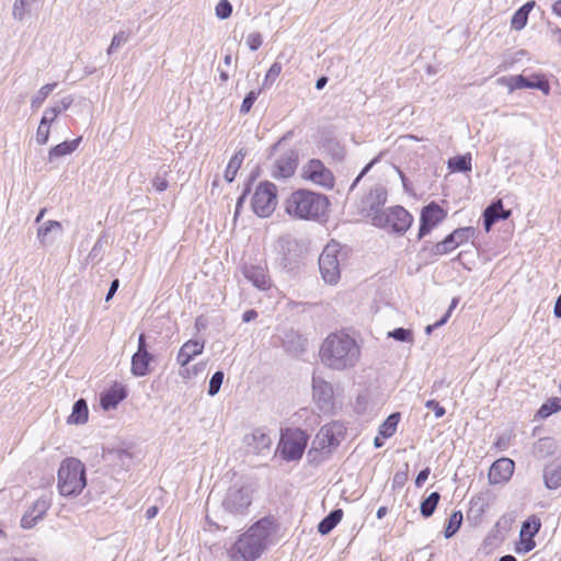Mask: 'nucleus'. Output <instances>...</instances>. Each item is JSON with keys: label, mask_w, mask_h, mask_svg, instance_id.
<instances>
[{"label": "nucleus", "mask_w": 561, "mask_h": 561, "mask_svg": "<svg viewBox=\"0 0 561 561\" xmlns=\"http://www.w3.org/2000/svg\"><path fill=\"white\" fill-rule=\"evenodd\" d=\"M245 451L252 455H267L272 447V438L263 428H255L243 437Z\"/></svg>", "instance_id": "ddd939ff"}, {"label": "nucleus", "mask_w": 561, "mask_h": 561, "mask_svg": "<svg viewBox=\"0 0 561 561\" xmlns=\"http://www.w3.org/2000/svg\"><path fill=\"white\" fill-rule=\"evenodd\" d=\"M387 201V190L381 185H375L364 199V209L368 214H374L376 210H382L381 206Z\"/></svg>", "instance_id": "4be33fe9"}, {"label": "nucleus", "mask_w": 561, "mask_h": 561, "mask_svg": "<svg viewBox=\"0 0 561 561\" xmlns=\"http://www.w3.org/2000/svg\"><path fill=\"white\" fill-rule=\"evenodd\" d=\"M535 7V1L526 2L522 8H519L513 15L511 20V27L515 31L523 30L528 21V14Z\"/></svg>", "instance_id": "cd10ccee"}, {"label": "nucleus", "mask_w": 561, "mask_h": 561, "mask_svg": "<svg viewBox=\"0 0 561 561\" xmlns=\"http://www.w3.org/2000/svg\"><path fill=\"white\" fill-rule=\"evenodd\" d=\"M425 407L428 408V409H432L434 411L435 416L437 419L444 416L445 413H446L445 408L439 405V403L437 401H435V400L426 401Z\"/></svg>", "instance_id": "864d4df0"}, {"label": "nucleus", "mask_w": 561, "mask_h": 561, "mask_svg": "<svg viewBox=\"0 0 561 561\" xmlns=\"http://www.w3.org/2000/svg\"><path fill=\"white\" fill-rule=\"evenodd\" d=\"M153 359L151 353H134L131 358V373L135 376H145L150 371V364Z\"/></svg>", "instance_id": "a878e982"}, {"label": "nucleus", "mask_w": 561, "mask_h": 561, "mask_svg": "<svg viewBox=\"0 0 561 561\" xmlns=\"http://www.w3.org/2000/svg\"><path fill=\"white\" fill-rule=\"evenodd\" d=\"M191 359L192 355H190L188 353H178V363L181 364L182 366L188 364Z\"/></svg>", "instance_id": "69168bd1"}, {"label": "nucleus", "mask_w": 561, "mask_h": 561, "mask_svg": "<svg viewBox=\"0 0 561 561\" xmlns=\"http://www.w3.org/2000/svg\"><path fill=\"white\" fill-rule=\"evenodd\" d=\"M257 317V312L254 311V310H248L243 313V321L244 322H250L251 320L255 319Z\"/></svg>", "instance_id": "338daca9"}, {"label": "nucleus", "mask_w": 561, "mask_h": 561, "mask_svg": "<svg viewBox=\"0 0 561 561\" xmlns=\"http://www.w3.org/2000/svg\"><path fill=\"white\" fill-rule=\"evenodd\" d=\"M307 443L308 435L304 431L299 428H287L282 433L278 450L285 460H298L302 457Z\"/></svg>", "instance_id": "6e6552de"}, {"label": "nucleus", "mask_w": 561, "mask_h": 561, "mask_svg": "<svg viewBox=\"0 0 561 561\" xmlns=\"http://www.w3.org/2000/svg\"><path fill=\"white\" fill-rule=\"evenodd\" d=\"M81 137L73 139L71 141H62L57 146L53 147L48 152V161L53 162L54 160L71 154L81 142Z\"/></svg>", "instance_id": "bb28decb"}, {"label": "nucleus", "mask_w": 561, "mask_h": 561, "mask_svg": "<svg viewBox=\"0 0 561 561\" xmlns=\"http://www.w3.org/2000/svg\"><path fill=\"white\" fill-rule=\"evenodd\" d=\"M546 450L547 455L551 454L554 449V443L551 438H541L538 442V450Z\"/></svg>", "instance_id": "6e6d98bb"}, {"label": "nucleus", "mask_w": 561, "mask_h": 561, "mask_svg": "<svg viewBox=\"0 0 561 561\" xmlns=\"http://www.w3.org/2000/svg\"><path fill=\"white\" fill-rule=\"evenodd\" d=\"M515 469V463L510 458H500L492 463L489 470V482L491 484H500L507 482Z\"/></svg>", "instance_id": "dca6fc26"}, {"label": "nucleus", "mask_w": 561, "mask_h": 561, "mask_svg": "<svg viewBox=\"0 0 561 561\" xmlns=\"http://www.w3.org/2000/svg\"><path fill=\"white\" fill-rule=\"evenodd\" d=\"M399 420V413H392L391 415H389L387 420L381 424L379 428V434L385 438L391 437L397 430Z\"/></svg>", "instance_id": "e433bc0d"}, {"label": "nucleus", "mask_w": 561, "mask_h": 561, "mask_svg": "<svg viewBox=\"0 0 561 561\" xmlns=\"http://www.w3.org/2000/svg\"><path fill=\"white\" fill-rule=\"evenodd\" d=\"M543 481L549 490L561 486V462L553 461L545 467Z\"/></svg>", "instance_id": "393cba45"}, {"label": "nucleus", "mask_w": 561, "mask_h": 561, "mask_svg": "<svg viewBox=\"0 0 561 561\" xmlns=\"http://www.w3.org/2000/svg\"><path fill=\"white\" fill-rule=\"evenodd\" d=\"M450 236L459 247L468 242L474 236V229L472 227L458 228L454 230Z\"/></svg>", "instance_id": "a19ab883"}, {"label": "nucleus", "mask_w": 561, "mask_h": 561, "mask_svg": "<svg viewBox=\"0 0 561 561\" xmlns=\"http://www.w3.org/2000/svg\"><path fill=\"white\" fill-rule=\"evenodd\" d=\"M50 135V126L45 123V121H41L36 130V142L38 145L47 144Z\"/></svg>", "instance_id": "c03bdc74"}, {"label": "nucleus", "mask_w": 561, "mask_h": 561, "mask_svg": "<svg viewBox=\"0 0 561 561\" xmlns=\"http://www.w3.org/2000/svg\"><path fill=\"white\" fill-rule=\"evenodd\" d=\"M458 248V244L454 241L450 234H448L443 241L433 244L430 248V253L433 256H442L450 253Z\"/></svg>", "instance_id": "473e14b6"}, {"label": "nucleus", "mask_w": 561, "mask_h": 561, "mask_svg": "<svg viewBox=\"0 0 561 561\" xmlns=\"http://www.w3.org/2000/svg\"><path fill=\"white\" fill-rule=\"evenodd\" d=\"M345 426L339 421L323 425L312 442V448L309 451L319 450L324 455H330L336 448L345 436Z\"/></svg>", "instance_id": "423d86ee"}, {"label": "nucleus", "mask_w": 561, "mask_h": 561, "mask_svg": "<svg viewBox=\"0 0 561 561\" xmlns=\"http://www.w3.org/2000/svg\"><path fill=\"white\" fill-rule=\"evenodd\" d=\"M247 152L240 149L229 161L226 171L225 179L227 182H232L245 158Z\"/></svg>", "instance_id": "7c9ffc66"}, {"label": "nucleus", "mask_w": 561, "mask_h": 561, "mask_svg": "<svg viewBox=\"0 0 561 561\" xmlns=\"http://www.w3.org/2000/svg\"><path fill=\"white\" fill-rule=\"evenodd\" d=\"M216 15L217 18L221 19V20H225V19H228L231 13H232V5L230 4V2L228 0H221L217 5H216Z\"/></svg>", "instance_id": "09e8293b"}, {"label": "nucleus", "mask_w": 561, "mask_h": 561, "mask_svg": "<svg viewBox=\"0 0 561 561\" xmlns=\"http://www.w3.org/2000/svg\"><path fill=\"white\" fill-rule=\"evenodd\" d=\"M73 96L72 95H66L64 96L62 99H60L58 101V103H56L54 106H51L53 108H55L56 111H58V115L61 114L62 112L67 111L71 104L73 103Z\"/></svg>", "instance_id": "3c124183"}, {"label": "nucleus", "mask_w": 561, "mask_h": 561, "mask_svg": "<svg viewBox=\"0 0 561 561\" xmlns=\"http://www.w3.org/2000/svg\"><path fill=\"white\" fill-rule=\"evenodd\" d=\"M550 33L552 41H554L561 48V28L553 27L551 28Z\"/></svg>", "instance_id": "0e129e2a"}, {"label": "nucleus", "mask_w": 561, "mask_h": 561, "mask_svg": "<svg viewBox=\"0 0 561 561\" xmlns=\"http://www.w3.org/2000/svg\"><path fill=\"white\" fill-rule=\"evenodd\" d=\"M118 286H119V280L118 279H114L112 283H111V286H110V289H108V293L106 295V298L105 300L108 301L112 299V297L114 296V294L116 293V290L118 289Z\"/></svg>", "instance_id": "680f3d73"}, {"label": "nucleus", "mask_w": 561, "mask_h": 561, "mask_svg": "<svg viewBox=\"0 0 561 561\" xmlns=\"http://www.w3.org/2000/svg\"><path fill=\"white\" fill-rule=\"evenodd\" d=\"M262 43V35L257 32L250 33L247 36V44L252 51L257 50L261 47Z\"/></svg>", "instance_id": "8fccbe9b"}, {"label": "nucleus", "mask_w": 561, "mask_h": 561, "mask_svg": "<svg viewBox=\"0 0 561 561\" xmlns=\"http://www.w3.org/2000/svg\"><path fill=\"white\" fill-rule=\"evenodd\" d=\"M339 244L329 243L319 256V268L322 278L328 284H336L340 279V263L337 259Z\"/></svg>", "instance_id": "1a4fd4ad"}, {"label": "nucleus", "mask_w": 561, "mask_h": 561, "mask_svg": "<svg viewBox=\"0 0 561 561\" xmlns=\"http://www.w3.org/2000/svg\"><path fill=\"white\" fill-rule=\"evenodd\" d=\"M428 476H430L428 468H425L422 471H420V473L417 474V477L415 479V485L419 488L422 486L423 483L427 480Z\"/></svg>", "instance_id": "bf43d9fd"}, {"label": "nucleus", "mask_w": 561, "mask_h": 561, "mask_svg": "<svg viewBox=\"0 0 561 561\" xmlns=\"http://www.w3.org/2000/svg\"><path fill=\"white\" fill-rule=\"evenodd\" d=\"M302 179L324 188L334 186V176L321 160L311 159L301 169Z\"/></svg>", "instance_id": "9d476101"}, {"label": "nucleus", "mask_w": 561, "mask_h": 561, "mask_svg": "<svg viewBox=\"0 0 561 561\" xmlns=\"http://www.w3.org/2000/svg\"><path fill=\"white\" fill-rule=\"evenodd\" d=\"M511 210L503 209V203L501 199L492 203L484 210L483 225L486 231H490L491 227L500 219H507L511 216Z\"/></svg>", "instance_id": "5701e85b"}, {"label": "nucleus", "mask_w": 561, "mask_h": 561, "mask_svg": "<svg viewBox=\"0 0 561 561\" xmlns=\"http://www.w3.org/2000/svg\"><path fill=\"white\" fill-rule=\"evenodd\" d=\"M127 396L124 385L115 382L111 388L101 393L100 403L105 411L114 410Z\"/></svg>", "instance_id": "6ab92c4d"}, {"label": "nucleus", "mask_w": 561, "mask_h": 561, "mask_svg": "<svg viewBox=\"0 0 561 561\" xmlns=\"http://www.w3.org/2000/svg\"><path fill=\"white\" fill-rule=\"evenodd\" d=\"M540 527V519L535 515L529 516L522 525L519 534L520 539L533 538L539 531Z\"/></svg>", "instance_id": "2f4dec72"}, {"label": "nucleus", "mask_w": 561, "mask_h": 561, "mask_svg": "<svg viewBox=\"0 0 561 561\" xmlns=\"http://www.w3.org/2000/svg\"><path fill=\"white\" fill-rule=\"evenodd\" d=\"M380 157H381V153L378 154L376 158H374L368 164H366V167L362 170V172L357 175V178L353 182L351 190H353L358 184V182L362 180V178L367 172H369V170L379 161Z\"/></svg>", "instance_id": "603ef678"}, {"label": "nucleus", "mask_w": 561, "mask_h": 561, "mask_svg": "<svg viewBox=\"0 0 561 561\" xmlns=\"http://www.w3.org/2000/svg\"><path fill=\"white\" fill-rule=\"evenodd\" d=\"M57 83H47L43 85L31 99L32 108H38L48 95L54 91Z\"/></svg>", "instance_id": "4c0bfd02"}, {"label": "nucleus", "mask_w": 561, "mask_h": 561, "mask_svg": "<svg viewBox=\"0 0 561 561\" xmlns=\"http://www.w3.org/2000/svg\"><path fill=\"white\" fill-rule=\"evenodd\" d=\"M342 510L332 511L327 517H324L318 525V531L321 535L329 534L342 519Z\"/></svg>", "instance_id": "c756f323"}, {"label": "nucleus", "mask_w": 561, "mask_h": 561, "mask_svg": "<svg viewBox=\"0 0 561 561\" xmlns=\"http://www.w3.org/2000/svg\"><path fill=\"white\" fill-rule=\"evenodd\" d=\"M129 38V33L125 31H121L115 34L111 41L110 47L107 48V54H112L114 49L124 45Z\"/></svg>", "instance_id": "49530a36"}, {"label": "nucleus", "mask_w": 561, "mask_h": 561, "mask_svg": "<svg viewBox=\"0 0 561 561\" xmlns=\"http://www.w3.org/2000/svg\"><path fill=\"white\" fill-rule=\"evenodd\" d=\"M193 346L194 350L193 351H202L204 345L203 344H199L198 341H188L187 343H185L182 348L180 351H186V348Z\"/></svg>", "instance_id": "e2e57ef3"}, {"label": "nucleus", "mask_w": 561, "mask_h": 561, "mask_svg": "<svg viewBox=\"0 0 561 561\" xmlns=\"http://www.w3.org/2000/svg\"><path fill=\"white\" fill-rule=\"evenodd\" d=\"M329 206L327 196L308 190H297L285 201V211L291 218L317 220L324 216Z\"/></svg>", "instance_id": "f03ea898"}, {"label": "nucleus", "mask_w": 561, "mask_h": 561, "mask_svg": "<svg viewBox=\"0 0 561 561\" xmlns=\"http://www.w3.org/2000/svg\"><path fill=\"white\" fill-rule=\"evenodd\" d=\"M449 318V313H445V316L437 322H435L434 324H428L426 328H425V332L426 334H431L432 331L435 329V328H438L440 325H443L444 323L447 322Z\"/></svg>", "instance_id": "052dcab7"}, {"label": "nucleus", "mask_w": 561, "mask_h": 561, "mask_svg": "<svg viewBox=\"0 0 561 561\" xmlns=\"http://www.w3.org/2000/svg\"><path fill=\"white\" fill-rule=\"evenodd\" d=\"M152 185L158 192H163L168 187V181L163 178L157 176L153 179Z\"/></svg>", "instance_id": "13d9d810"}, {"label": "nucleus", "mask_w": 561, "mask_h": 561, "mask_svg": "<svg viewBox=\"0 0 561 561\" xmlns=\"http://www.w3.org/2000/svg\"><path fill=\"white\" fill-rule=\"evenodd\" d=\"M58 117V111H56L55 108L53 107H47L45 111H44V114L42 116V119L41 121H45V123L47 125H51V123H54L56 121V118Z\"/></svg>", "instance_id": "5fc2aeb1"}, {"label": "nucleus", "mask_w": 561, "mask_h": 561, "mask_svg": "<svg viewBox=\"0 0 561 561\" xmlns=\"http://www.w3.org/2000/svg\"><path fill=\"white\" fill-rule=\"evenodd\" d=\"M319 355L321 362L334 370L352 367L358 360V353H319Z\"/></svg>", "instance_id": "f3484780"}, {"label": "nucleus", "mask_w": 561, "mask_h": 561, "mask_svg": "<svg viewBox=\"0 0 561 561\" xmlns=\"http://www.w3.org/2000/svg\"><path fill=\"white\" fill-rule=\"evenodd\" d=\"M439 499V493L433 492L424 501H422L420 511L423 517L428 518L434 514Z\"/></svg>", "instance_id": "72a5a7b5"}, {"label": "nucleus", "mask_w": 561, "mask_h": 561, "mask_svg": "<svg viewBox=\"0 0 561 561\" xmlns=\"http://www.w3.org/2000/svg\"><path fill=\"white\" fill-rule=\"evenodd\" d=\"M312 398L321 413L331 414L335 410L333 387L328 381L313 377Z\"/></svg>", "instance_id": "9b49d317"}, {"label": "nucleus", "mask_w": 561, "mask_h": 561, "mask_svg": "<svg viewBox=\"0 0 561 561\" xmlns=\"http://www.w3.org/2000/svg\"><path fill=\"white\" fill-rule=\"evenodd\" d=\"M553 313L557 318L561 319V295L557 298Z\"/></svg>", "instance_id": "774afa93"}, {"label": "nucleus", "mask_w": 561, "mask_h": 561, "mask_svg": "<svg viewBox=\"0 0 561 561\" xmlns=\"http://www.w3.org/2000/svg\"><path fill=\"white\" fill-rule=\"evenodd\" d=\"M243 276L261 290H266L271 286L270 278L266 275V271L262 266L256 265H244L242 267Z\"/></svg>", "instance_id": "412c9836"}, {"label": "nucleus", "mask_w": 561, "mask_h": 561, "mask_svg": "<svg viewBox=\"0 0 561 561\" xmlns=\"http://www.w3.org/2000/svg\"><path fill=\"white\" fill-rule=\"evenodd\" d=\"M282 72V65L275 61L267 70L264 81L263 89L270 88Z\"/></svg>", "instance_id": "37998d69"}, {"label": "nucleus", "mask_w": 561, "mask_h": 561, "mask_svg": "<svg viewBox=\"0 0 561 561\" xmlns=\"http://www.w3.org/2000/svg\"><path fill=\"white\" fill-rule=\"evenodd\" d=\"M251 206L262 218L270 217L277 206V187L272 182H261L254 190Z\"/></svg>", "instance_id": "0eeeda50"}, {"label": "nucleus", "mask_w": 561, "mask_h": 561, "mask_svg": "<svg viewBox=\"0 0 561 561\" xmlns=\"http://www.w3.org/2000/svg\"><path fill=\"white\" fill-rule=\"evenodd\" d=\"M388 337L394 339L396 341L407 342L412 344L413 342V332L409 329L398 328L393 331H389L387 334Z\"/></svg>", "instance_id": "79ce46f5"}, {"label": "nucleus", "mask_w": 561, "mask_h": 561, "mask_svg": "<svg viewBox=\"0 0 561 561\" xmlns=\"http://www.w3.org/2000/svg\"><path fill=\"white\" fill-rule=\"evenodd\" d=\"M62 230V226L59 221L47 220L38 227L36 237L38 242L43 247H46L53 244L57 237L61 236Z\"/></svg>", "instance_id": "aec40b11"}, {"label": "nucleus", "mask_w": 561, "mask_h": 561, "mask_svg": "<svg viewBox=\"0 0 561 561\" xmlns=\"http://www.w3.org/2000/svg\"><path fill=\"white\" fill-rule=\"evenodd\" d=\"M87 485L85 466L73 457L61 461L58 469L57 488L62 496H76Z\"/></svg>", "instance_id": "7ed1b4c3"}, {"label": "nucleus", "mask_w": 561, "mask_h": 561, "mask_svg": "<svg viewBox=\"0 0 561 561\" xmlns=\"http://www.w3.org/2000/svg\"><path fill=\"white\" fill-rule=\"evenodd\" d=\"M446 217L444 209L435 203L425 206L421 213L419 239L425 237L437 224Z\"/></svg>", "instance_id": "4468645a"}, {"label": "nucleus", "mask_w": 561, "mask_h": 561, "mask_svg": "<svg viewBox=\"0 0 561 561\" xmlns=\"http://www.w3.org/2000/svg\"><path fill=\"white\" fill-rule=\"evenodd\" d=\"M50 506V501L46 497H39L33 505L30 513L22 517L21 524L24 528H31L43 517Z\"/></svg>", "instance_id": "b1692460"}, {"label": "nucleus", "mask_w": 561, "mask_h": 561, "mask_svg": "<svg viewBox=\"0 0 561 561\" xmlns=\"http://www.w3.org/2000/svg\"><path fill=\"white\" fill-rule=\"evenodd\" d=\"M356 340L344 331L331 333L322 343L320 351H352L358 348Z\"/></svg>", "instance_id": "2eb2a0df"}, {"label": "nucleus", "mask_w": 561, "mask_h": 561, "mask_svg": "<svg viewBox=\"0 0 561 561\" xmlns=\"http://www.w3.org/2000/svg\"><path fill=\"white\" fill-rule=\"evenodd\" d=\"M462 524V513L460 511L454 512L449 518L445 528V538H451L460 528Z\"/></svg>", "instance_id": "58836bf2"}, {"label": "nucleus", "mask_w": 561, "mask_h": 561, "mask_svg": "<svg viewBox=\"0 0 561 561\" xmlns=\"http://www.w3.org/2000/svg\"><path fill=\"white\" fill-rule=\"evenodd\" d=\"M368 216L375 227L389 229L397 233L405 232L413 220L412 216L401 206L376 210Z\"/></svg>", "instance_id": "39448f33"}, {"label": "nucleus", "mask_w": 561, "mask_h": 561, "mask_svg": "<svg viewBox=\"0 0 561 561\" xmlns=\"http://www.w3.org/2000/svg\"><path fill=\"white\" fill-rule=\"evenodd\" d=\"M32 0H15L12 7V16L14 20L22 22L28 13V7Z\"/></svg>", "instance_id": "ea45409f"}, {"label": "nucleus", "mask_w": 561, "mask_h": 561, "mask_svg": "<svg viewBox=\"0 0 561 561\" xmlns=\"http://www.w3.org/2000/svg\"><path fill=\"white\" fill-rule=\"evenodd\" d=\"M275 531L274 520L264 517L242 534L230 549L232 561H255L266 548V540Z\"/></svg>", "instance_id": "f257e3e1"}, {"label": "nucleus", "mask_w": 561, "mask_h": 561, "mask_svg": "<svg viewBox=\"0 0 561 561\" xmlns=\"http://www.w3.org/2000/svg\"><path fill=\"white\" fill-rule=\"evenodd\" d=\"M253 490L249 484L233 483L225 493L221 502L224 512L230 516L238 517L248 513L252 503Z\"/></svg>", "instance_id": "20e7f679"}, {"label": "nucleus", "mask_w": 561, "mask_h": 561, "mask_svg": "<svg viewBox=\"0 0 561 561\" xmlns=\"http://www.w3.org/2000/svg\"><path fill=\"white\" fill-rule=\"evenodd\" d=\"M501 84H504L508 88L510 92L518 89H538L542 91L545 94H548L550 91V87L548 80L542 76H534L531 78H526L522 75L519 76H511V77H502L499 79Z\"/></svg>", "instance_id": "f8f14e48"}, {"label": "nucleus", "mask_w": 561, "mask_h": 561, "mask_svg": "<svg viewBox=\"0 0 561 561\" xmlns=\"http://www.w3.org/2000/svg\"><path fill=\"white\" fill-rule=\"evenodd\" d=\"M224 381V373L222 371H216L209 381V388H208V394L215 396L218 393L221 385Z\"/></svg>", "instance_id": "de8ad7c7"}, {"label": "nucleus", "mask_w": 561, "mask_h": 561, "mask_svg": "<svg viewBox=\"0 0 561 561\" xmlns=\"http://www.w3.org/2000/svg\"><path fill=\"white\" fill-rule=\"evenodd\" d=\"M560 410L561 400L559 398H550L539 408L537 415L541 419H547Z\"/></svg>", "instance_id": "c9c22d12"}, {"label": "nucleus", "mask_w": 561, "mask_h": 561, "mask_svg": "<svg viewBox=\"0 0 561 561\" xmlns=\"http://www.w3.org/2000/svg\"><path fill=\"white\" fill-rule=\"evenodd\" d=\"M260 93H261V90H257V91L252 90L247 94V96L244 98V100L241 104V107H240L241 114H248L251 111L252 105L259 98Z\"/></svg>", "instance_id": "a18cd8bd"}, {"label": "nucleus", "mask_w": 561, "mask_h": 561, "mask_svg": "<svg viewBox=\"0 0 561 561\" xmlns=\"http://www.w3.org/2000/svg\"><path fill=\"white\" fill-rule=\"evenodd\" d=\"M448 168L458 172L471 171V156H457L448 160Z\"/></svg>", "instance_id": "f704fd0d"}, {"label": "nucleus", "mask_w": 561, "mask_h": 561, "mask_svg": "<svg viewBox=\"0 0 561 561\" xmlns=\"http://www.w3.org/2000/svg\"><path fill=\"white\" fill-rule=\"evenodd\" d=\"M407 479H408V476L405 472H397L393 476V480H392L393 488H396V486L401 488L405 483Z\"/></svg>", "instance_id": "4d7b16f0"}, {"label": "nucleus", "mask_w": 561, "mask_h": 561, "mask_svg": "<svg viewBox=\"0 0 561 561\" xmlns=\"http://www.w3.org/2000/svg\"><path fill=\"white\" fill-rule=\"evenodd\" d=\"M89 410L85 400L79 399L72 407V412L68 417L70 424H84L88 421Z\"/></svg>", "instance_id": "c85d7f7f"}, {"label": "nucleus", "mask_w": 561, "mask_h": 561, "mask_svg": "<svg viewBox=\"0 0 561 561\" xmlns=\"http://www.w3.org/2000/svg\"><path fill=\"white\" fill-rule=\"evenodd\" d=\"M298 154L294 150H289L282 154L275 162L272 175L275 179L290 178L297 168Z\"/></svg>", "instance_id": "a211bd4d"}]
</instances>
